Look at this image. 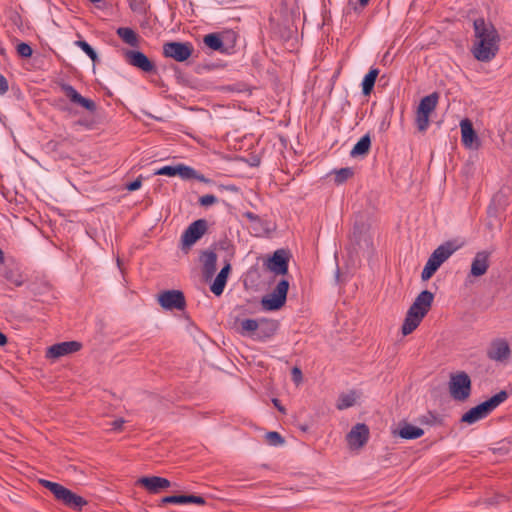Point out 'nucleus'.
Returning <instances> with one entry per match:
<instances>
[{
  "label": "nucleus",
  "instance_id": "1a4fd4ad",
  "mask_svg": "<svg viewBox=\"0 0 512 512\" xmlns=\"http://www.w3.org/2000/svg\"><path fill=\"white\" fill-rule=\"evenodd\" d=\"M123 56L125 58V61L145 72V73H156L157 69L155 64L141 51L138 50H124Z\"/></svg>",
  "mask_w": 512,
  "mask_h": 512
},
{
  "label": "nucleus",
  "instance_id": "5701e85b",
  "mask_svg": "<svg viewBox=\"0 0 512 512\" xmlns=\"http://www.w3.org/2000/svg\"><path fill=\"white\" fill-rule=\"evenodd\" d=\"M161 502L163 504H187L193 503L198 505H204L205 499L201 496L196 495H173L164 497Z\"/></svg>",
  "mask_w": 512,
  "mask_h": 512
},
{
  "label": "nucleus",
  "instance_id": "09e8293b",
  "mask_svg": "<svg viewBox=\"0 0 512 512\" xmlns=\"http://www.w3.org/2000/svg\"><path fill=\"white\" fill-rule=\"evenodd\" d=\"M273 404L281 413H286V409L280 404L278 399H273Z\"/></svg>",
  "mask_w": 512,
  "mask_h": 512
},
{
  "label": "nucleus",
  "instance_id": "a18cd8bd",
  "mask_svg": "<svg viewBox=\"0 0 512 512\" xmlns=\"http://www.w3.org/2000/svg\"><path fill=\"white\" fill-rule=\"evenodd\" d=\"M292 376H293V380L298 383L301 381L302 379V373H301V370L297 367H294L292 369Z\"/></svg>",
  "mask_w": 512,
  "mask_h": 512
},
{
  "label": "nucleus",
  "instance_id": "052dcab7",
  "mask_svg": "<svg viewBox=\"0 0 512 512\" xmlns=\"http://www.w3.org/2000/svg\"><path fill=\"white\" fill-rule=\"evenodd\" d=\"M0 53L3 54L4 53V49H0Z\"/></svg>",
  "mask_w": 512,
  "mask_h": 512
},
{
  "label": "nucleus",
  "instance_id": "f257e3e1",
  "mask_svg": "<svg viewBox=\"0 0 512 512\" xmlns=\"http://www.w3.org/2000/svg\"><path fill=\"white\" fill-rule=\"evenodd\" d=\"M475 42L472 47L473 56L481 62L491 61L499 51L500 36L494 25L483 18L473 22Z\"/></svg>",
  "mask_w": 512,
  "mask_h": 512
},
{
  "label": "nucleus",
  "instance_id": "a211bd4d",
  "mask_svg": "<svg viewBox=\"0 0 512 512\" xmlns=\"http://www.w3.org/2000/svg\"><path fill=\"white\" fill-rule=\"evenodd\" d=\"M259 329L257 332L256 340L266 341L274 336L278 330L279 323L276 320L268 318H259Z\"/></svg>",
  "mask_w": 512,
  "mask_h": 512
},
{
  "label": "nucleus",
  "instance_id": "3c124183",
  "mask_svg": "<svg viewBox=\"0 0 512 512\" xmlns=\"http://www.w3.org/2000/svg\"><path fill=\"white\" fill-rule=\"evenodd\" d=\"M370 0H358V3L360 5L361 8H364L368 5Z\"/></svg>",
  "mask_w": 512,
  "mask_h": 512
},
{
  "label": "nucleus",
  "instance_id": "20e7f679",
  "mask_svg": "<svg viewBox=\"0 0 512 512\" xmlns=\"http://www.w3.org/2000/svg\"><path fill=\"white\" fill-rule=\"evenodd\" d=\"M458 249L453 241H447L438 246L430 255L421 277L427 280L438 270V268Z\"/></svg>",
  "mask_w": 512,
  "mask_h": 512
},
{
  "label": "nucleus",
  "instance_id": "4468645a",
  "mask_svg": "<svg viewBox=\"0 0 512 512\" xmlns=\"http://www.w3.org/2000/svg\"><path fill=\"white\" fill-rule=\"evenodd\" d=\"M369 438V429L365 424L355 425L347 434L346 439L351 449L363 447Z\"/></svg>",
  "mask_w": 512,
  "mask_h": 512
},
{
  "label": "nucleus",
  "instance_id": "58836bf2",
  "mask_svg": "<svg viewBox=\"0 0 512 512\" xmlns=\"http://www.w3.org/2000/svg\"><path fill=\"white\" fill-rule=\"evenodd\" d=\"M155 175H165L169 177L177 176V165L163 166L155 171Z\"/></svg>",
  "mask_w": 512,
  "mask_h": 512
},
{
  "label": "nucleus",
  "instance_id": "bf43d9fd",
  "mask_svg": "<svg viewBox=\"0 0 512 512\" xmlns=\"http://www.w3.org/2000/svg\"><path fill=\"white\" fill-rule=\"evenodd\" d=\"M117 264L120 267V259L119 258L117 259Z\"/></svg>",
  "mask_w": 512,
  "mask_h": 512
},
{
  "label": "nucleus",
  "instance_id": "412c9836",
  "mask_svg": "<svg viewBox=\"0 0 512 512\" xmlns=\"http://www.w3.org/2000/svg\"><path fill=\"white\" fill-rule=\"evenodd\" d=\"M58 501H61L63 504L67 505L70 508L81 509L84 505L87 504L86 500L81 496L73 493L71 490L64 487Z\"/></svg>",
  "mask_w": 512,
  "mask_h": 512
},
{
  "label": "nucleus",
  "instance_id": "f3484780",
  "mask_svg": "<svg viewBox=\"0 0 512 512\" xmlns=\"http://www.w3.org/2000/svg\"><path fill=\"white\" fill-rule=\"evenodd\" d=\"M462 143L467 148H478L480 146L479 138L473 128L472 122L465 118L460 122Z\"/></svg>",
  "mask_w": 512,
  "mask_h": 512
},
{
  "label": "nucleus",
  "instance_id": "5fc2aeb1",
  "mask_svg": "<svg viewBox=\"0 0 512 512\" xmlns=\"http://www.w3.org/2000/svg\"><path fill=\"white\" fill-rule=\"evenodd\" d=\"M4 262V253L3 251L0 249V264H2Z\"/></svg>",
  "mask_w": 512,
  "mask_h": 512
},
{
  "label": "nucleus",
  "instance_id": "0eeeda50",
  "mask_svg": "<svg viewBox=\"0 0 512 512\" xmlns=\"http://www.w3.org/2000/svg\"><path fill=\"white\" fill-rule=\"evenodd\" d=\"M193 45L190 42H166L163 44V56L177 62L188 60L193 53Z\"/></svg>",
  "mask_w": 512,
  "mask_h": 512
},
{
  "label": "nucleus",
  "instance_id": "49530a36",
  "mask_svg": "<svg viewBox=\"0 0 512 512\" xmlns=\"http://www.w3.org/2000/svg\"><path fill=\"white\" fill-rule=\"evenodd\" d=\"M290 283L286 278L281 279L274 288H289Z\"/></svg>",
  "mask_w": 512,
  "mask_h": 512
},
{
  "label": "nucleus",
  "instance_id": "9d476101",
  "mask_svg": "<svg viewBox=\"0 0 512 512\" xmlns=\"http://www.w3.org/2000/svg\"><path fill=\"white\" fill-rule=\"evenodd\" d=\"M58 85L62 93L69 99L71 103L83 107L92 113L96 111V103L91 99L83 97L72 85L64 82H60Z\"/></svg>",
  "mask_w": 512,
  "mask_h": 512
},
{
  "label": "nucleus",
  "instance_id": "473e14b6",
  "mask_svg": "<svg viewBox=\"0 0 512 512\" xmlns=\"http://www.w3.org/2000/svg\"><path fill=\"white\" fill-rule=\"evenodd\" d=\"M3 277L10 285L21 286L24 283L22 274L16 268H6L3 273Z\"/></svg>",
  "mask_w": 512,
  "mask_h": 512
},
{
  "label": "nucleus",
  "instance_id": "9b49d317",
  "mask_svg": "<svg viewBox=\"0 0 512 512\" xmlns=\"http://www.w3.org/2000/svg\"><path fill=\"white\" fill-rule=\"evenodd\" d=\"M290 253L287 250H276L266 261V268L275 275H285L288 271Z\"/></svg>",
  "mask_w": 512,
  "mask_h": 512
},
{
  "label": "nucleus",
  "instance_id": "ea45409f",
  "mask_svg": "<svg viewBox=\"0 0 512 512\" xmlns=\"http://www.w3.org/2000/svg\"><path fill=\"white\" fill-rule=\"evenodd\" d=\"M218 202V198L212 194H206L199 198V204L203 207L214 205Z\"/></svg>",
  "mask_w": 512,
  "mask_h": 512
},
{
  "label": "nucleus",
  "instance_id": "4d7b16f0",
  "mask_svg": "<svg viewBox=\"0 0 512 512\" xmlns=\"http://www.w3.org/2000/svg\"><path fill=\"white\" fill-rule=\"evenodd\" d=\"M134 6H136V3H130V7L132 10H136V8Z\"/></svg>",
  "mask_w": 512,
  "mask_h": 512
},
{
  "label": "nucleus",
  "instance_id": "6e6d98bb",
  "mask_svg": "<svg viewBox=\"0 0 512 512\" xmlns=\"http://www.w3.org/2000/svg\"><path fill=\"white\" fill-rule=\"evenodd\" d=\"M228 190H231V191H235L236 190V187L235 186H229L227 187Z\"/></svg>",
  "mask_w": 512,
  "mask_h": 512
},
{
  "label": "nucleus",
  "instance_id": "bb28decb",
  "mask_svg": "<svg viewBox=\"0 0 512 512\" xmlns=\"http://www.w3.org/2000/svg\"><path fill=\"white\" fill-rule=\"evenodd\" d=\"M204 256L203 276L206 280H209L216 271L217 255L212 251H208L205 252Z\"/></svg>",
  "mask_w": 512,
  "mask_h": 512
},
{
  "label": "nucleus",
  "instance_id": "4c0bfd02",
  "mask_svg": "<svg viewBox=\"0 0 512 512\" xmlns=\"http://www.w3.org/2000/svg\"><path fill=\"white\" fill-rule=\"evenodd\" d=\"M16 51L19 56L23 58H29L32 56L33 50L31 46L25 42H21L17 45Z\"/></svg>",
  "mask_w": 512,
  "mask_h": 512
},
{
  "label": "nucleus",
  "instance_id": "6ab92c4d",
  "mask_svg": "<svg viewBox=\"0 0 512 512\" xmlns=\"http://www.w3.org/2000/svg\"><path fill=\"white\" fill-rule=\"evenodd\" d=\"M509 355L510 348L505 340H496L492 342L488 350L489 358L495 361H504L509 357Z\"/></svg>",
  "mask_w": 512,
  "mask_h": 512
},
{
  "label": "nucleus",
  "instance_id": "c9c22d12",
  "mask_svg": "<svg viewBox=\"0 0 512 512\" xmlns=\"http://www.w3.org/2000/svg\"><path fill=\"white\" fill-rule=\"evenodd\" d=\"M334 181L336 184H342L354 175V171L350 167L341 168L334 171Z\"/></svg>",
  "mask_w": 512,
  "mask_h": 512
},
{
  "label": "nucleus",
  "instance_id": "13d9d810",
  "mask_svg": "<svg viewBox=\"0 0 512 512\" xmlns=\"http://www.w3.org/2000/svg\"><path fill=\"white\" fill-rule=\"evenodd\" d=\"M134 6H136V3H130V7L132 10H136V8Z\"/></svg>",
  "mask_w": 512,
  "mask_h": 512
},
{
  "label": "nucleus",
  "instance_id": "603ef678",
  "mask_svg": "<svg viewBox=\"0 0 512 512\" xmlns=\"http://www.w3.org/2000/svg\"><path fill=\"white\" fill-rule=\"evenodd\" d=\"M337 284L338 285H345L346 284L345 281L341 280L339 271H337Z\"/></svg>",
  "mask_w": 512,
  "mask_h": 512
},
{
  "label": "nucleus",
  "instance_id": "a19ab883",
  "mask_svg": "<svg viewBox=\"0 0 512 512\" xmlns=\"http://www.w3.org/2000/svg\"><path fill=\"white\" fill-rule=\"evenodd\" d=\"M266 439H267L268 443L273 446H278L283 443V439H282L281 435L278 432H274V431L267 433Z\"/></svg>",
  "mask_w": 512,
  "mask_h": 512
},
{
  "label": "nucleus",
  "instance_id": "f8f14e48",
  "mask_svg": "<svg viewBox=\"0 0 512 512\" xmlns=\"http://www.w3.org/2000/svg\"><path fill=\"white\" fill-rule=\"evenodd\" d=\"M288 290H272L261 298L260 304L263 311L280 310L286 303Z\"/></svg>",
  "mask_w": 512,
  "mask_h": 512
},
{
  "label": "nucleus",
  "instance_id": "dca6fc26",
  "mask_svg": "<svg viewBox=\"0 0 512 512\" xmlns=\"http://www.w3.org/2000/svg\"><path fill=\"white\" fill-rule=\"evenodd\" d=\"M137 484L145 488L148 492L154 494L171 486L168 479L158 476L141 477L137 480Z\"/></svg>",
  "mask_w": 512,
  "mask_h": 512
},
{
  "label": "nucleus",
  "instance_id": "6e6552de",
  "mask_svg": "<svg viewBox=\"0 0 512 512\" xmlns=\"http://www.w3.org/2000/svg\"><path fill=\"white\" fill-rule=\"evenodd\" d=\"M208 230L206 219H198L192 222L181 236L182 249H189L195 244Z\"/></svg>",
  "mask_w": 512,
  "mask_h": 512
},
{
  "label": "nucleus",
  "instance_id": "2f4dec72",
  "mask_svg": "<svg viewBox=\"0 0 512 512\" xmlns=\"http://www.w3.org/2000/svg\"><path fill=\"white\" fill-rule=\"evenodd\" d=\"M379 74V70L377 68H371L369 72L365 75L362 81V93L367 96L372 92L375 81Z\"/></svg>",
  "mask_w": 512,
  "mask_h": 512
},
{
  "label": "nucleus",
  "instance_id": "cd10ccee",
  "mask_svg": "<svg viewBox=\"0 0 512 512\" xmlns=\"http://www.w3.org/2000/svg\"><path fill=\"white\" fill-rule=\"evenodd\" d=\"M203 43L213 51L221 53L226 51L223 40L219 33H210L204 36Z\"/></svg>",
  "mask_w": 512,
  "mask_h": 512
},
{
  "label": "nucleus",
  "instance_id": "7ed1b4c3",
  "mask_svg": "<svg viewBox=\"0 0 512 512\" xmlns=\"http://www.w3.org/2000/svg\"><path fill=\"white\" fill-rule=\"evenodd\" d=\"M508 397L506 391L502 390L490 399L480 403L479 405L471 408L463 414L461 421L467 424H474L477 421L487 417L494 409L503 403Z\"/></svg>",
  "mask_w": 512,
  "mask_h": 512
},
{
  "label": "nucleus",
  "instance_id": "39448f33",
  "mask_svg": "<svg viewBox=\"0 0 512 512\" xmlns=\"http://www.w3.org/2000/svg\"><path fill=\"white\" fill-rule=\"evenodd\" d=\"M439 101V94L433 92L423 97L416 111L415 123L420 132H425L429 127L430 114L436 109Z\"/></svg>",
  "mask_w": 512,
  "mask_h": 512
},
{
  "label": "nucleus",
  "instance_id": "423d86ee",
  "mask_svg": "<svg viewBox=\"0 0 512 512\" xmlns=\"http://www.w3.org/2000/svg\"><path fill=\"white\" fill-rule=\"evenodd\" d=\"M449 392L453 399L465 401L471 394V380L467 373L460 371L451 374Z\"/></svg>",
  "mask_w": 512,
  "mask_h": 512
},
{
  "label": "nucleus",
  "instance_id": "8fccbe9b",
  "mask_svg": "<svg viewBox=\"0 0 512 512\" xmlns=\"http://www.w3.org/2000/svg\"><path fill=\"white\" fill-rule=\"evenodd\" d=\"M6 343H7V337L2 332H0V345L4 346Z\"/></svg>",
  "mask_w": 512,
  "mask_h": 512
},
{
  "label": "nucleus",
  "instance_id": "aec40b11",
  "mask_svg": "<svg viewBox=\"0 0 512 512\" xmlns=\"http://www.w3.org/2000/svg\"><path fill=\"white\" fill-rule=\"evenodd\" d=\"M58 501H61L63 504L67 505L70 508L81 509L84 505L87 504L86 500L81 496L73 493L71 490L64 487Z\"/></svg>",
  "mask_w": 512,
  "mask_h": 512
},
{
  "label": "nucleus",
  "instance_id": "79ce46f5",
  "mask_svg": "<svg viewBox=\"0 0 512 512\" xmlns=\"http://www.w3.org/2000/svg\"><path fill=\"white\" fill-rule=\"evenodd\" d=\"M125 423V420L123 418L116 419L110 423L111 431H121L123 428V425Z\"/></svg>",
  "mask_w": 512,
  "mask_h": 512
},
{
  "label": "nucleus",
  "instance_id": "2eb2a0df",
  "mask_svg": "<svg viewBox=\"0 0 512 512\" xmlns=\"http://www.w3.org/2000/svg\"><path fill=\"white\" fill-rule=\"evenodd\" d=\"M81 348V344L77 341H67L54 344L47 349L46 357L50 359H58L62 356L74 353Z\"/></svg>",
  "mask_w": 512,
  "mask_h": 512
},
{
  "label": "nucleus",
  "instance_id": "f03ea898",
  "mask_svg": "<svg viewBox=\"0 0 512 512\" xmlns=\"http://www.w3.org/2000/svg\"><path fill=\"white\" fill-rule=\"evenodd\" d=\"M434 300V295L429 290H422L416 297L407 311L406 317L401 327L404 336L411 334L422 322L429 312Z\"/></svg>",
  "mask_w": 512,
  "mask_h": 512
},
{
  "label": "nucleus",
  "instance_id": "b1692460",
  "mask_svg": "<svg viewBox=\"0 0 512 512\" xmlns=\"http://www.w3.org/2000/svg\"><path fill=\"white\" fill-rule=\"evenodd\" d=\"M361 393L355 390L341 393L338 397L336 407L339 410L350 408L358 403Z\"/></svg>",
  "mask_w": 512,
  "mask_h": 512
},
{
  "label": "nucleus",
  "instance_id": "c756f323",
  "mask_svg": "<svg viewBox=\"0 0 512 512\" xmlns=\"http://www.w3.org/2000/svg\"><path fill=\"white\" fill-rule=\"evenodd\" d=\"M371 147V138L369 134L364 135L352 148L350 154L352 157L365 156Z\"/></svg>",
  "mask_w": 512,
  "mask_h": 512
},
{
  "label": "nucleus",
  "instance_id": "c85d7f7f",
  "mask_svg": "<svg viewBox=\"0 0 512 512\" xmlns=\"http://www.w3.org/2000/svg\"><path fill=\"white\" fill-rule=\"evenodd\" d=\"M423 434V429L408 423L401 425L398 430V435L403 439H417L423 436Z\"/></svg>",
  "mask_w": 512,
  "mask_h": 512
},
{
  "label": "nucleus",
  "instance_id": "f704fd0d",
  "mask_svg": "<svg viewBox=\"0 0 512 512\" xmlns=\"http://www.w3.org/2000/svg\"><path fill=\"white\" fill-rule=\"evenodd\" d=\"M39 483L43 487L48 489L57 500L60 497V495H61V493H62V491L64 489V486H62L61 484H58V483H55V482H52V481H49V480H45V479H40Z\"/></svg>",
  "mask_w": 512,
  "mask_h": 512
},
{
  "label": "nucleus",
  "instance_id": "7c9ffc66",
  "mask_svg": "<svg viewBox=\"0 0 512 512\" xmlns=\"http://www.w3.org/2000/svg\"><path fill=\"white\" fill-rule=\"evenodd\" d=\"M117 35L128 45L138 47L139 37L137 33L128 27H120L117 29Z\"/></svg>",
  "mask_w": 512,
  "mask_h": 512
},
{
  "label": "nucleus",
  "instance_id": "393cba45",
  "mask_svg": "<svg viewBox=\"0 0 512 512\" xmlns=\"http://www.w3.org/2000/svg\"><path fill=\"white\" fill-rule=\"evenodd\" d=\"M488 257V253L484 251L476 254L471 264V274L473 276H481L486 273L488 269Z\"/></svg>",
  "mask_w": 512,
  "mask_h": 512
},
{
  "label": "nucleus",
  "instance_id": "de8ad7c7",
  "mask_svg": "<svg viewBox=\"0 0 512 512\" xmlns=\"http://www.w3.org/2000/svg\"><path fill=\"white\" fill-rule=\"evenodd\" d=\"M244 216L247 219H249L250 221H259L260 220L259 216L252 212H246V213H244Z\"/></svg>",
  "mask_w": 512,
  "mask_h": 512
},
{
  "label": "nucleus",
  "instance_id": "37998d69",
  "mask_svg": "<svg viewBox=\"0 0 512 512\" xmlns=\"http://www.w3.org/2000/svg\"><path fill=\"white\" fill-rule=\"evenodd\" d=\"M9 89L7 79L0 73V94H5Z\"/></svg>",
  "mask_w": 512,
  "mask_h": 512
},
{
  "label": "nucleus",
  "instance_id": "ddd939ff",
  "mask_svg": "<svg viewBox=\"0 0 512 512\" xmlns=\"http://www.w3.org/2000/svg\"><path fill=\"white\" fill-rule=\"evenodd\" d=\"M158 302L166 310H182L185 306V299L179 290H166L158 295Z\"/></svg>",
  "mask_w": 512,
  "mask_h": 512
},
{
  "label": "nucleus",
  "instance_id": "72a5a7b5",
  "mask_svg": "<svg viewBox=\"0 0 512 512\" xmlns=\"http://www.w3.org/2000/svg\"><path fill=\"white\" fill-rule=\"evenodd\" d=\"M231 266L227 263L216 276L210 288H224L227 282V277L230 272Z\"/></svg>",
  "mask_w": 512,
  "mask_h": 512
},
{
  "label": "nucleus",
  "instance_id": "4be33fe9",
  "mask_svg": "<svg viewBox=\"0 0 512 512\" xmlns=\"http://www.w3.org/2000/svg\"><path fill=\"white\" fill-rule=\"evenodd\" d=\"M177 176L183 180L196 179L207 184L212 182V180L206 178L203 174H200L194 168L182 163L177 164Z\"/></svg>",
  "mask_w": 512,
  "mask_h": 512
},
{
  "label": "nucleus",
  "instance_id": "864d4df0",
  "mask_svg": "<svg viewBox=\"0 0 512 512\" xmlns=\"http://www.w3.org/2000/svg\"><path fill=\"white\" fill-rule=\"evenodd\" d=\"M223 291L224 290H212V292L215 293V295L218 296V297L221 296Z\"/></svg>",
  "mask_w": 512,
  "mask_h": 512
},
{
  "label": "nucleus",
  "instance_id": "e433bc0d",
  "mask_svg": "<svg viewBox=\"0 0 512 512\" xmlns=\"http://www.w3.org/2000/svg\"><path fill=\"white\" fill-rule=\"evenodd\" d=\"M76 45L82 49V51L93 61L98 60V55L96 51L84 40L76 41Z\"/></svg>",
  "mask_w": 512,
  "mask_h": 512
},
{
  "label": "nucleus",
  "instance_id": "a878e982",
  "mask_svg": "<svg viewBox=\"0 0 512 512\" xmlns=\"http://www.w3.org/2000/svg\"><path fill=\"white\" fill-rule=\"evenodd\" d=\"M259 319H243L239 322L238 332L242 336L257 338Z\"/></svg>",
  "mask_w": 512,
  "mask_h": 512
},
{
  "label": "nucleus",
  "instance_id": "c03bdc74",
  "mask_svg": "<svg viewBox=\"0 0 512 512\" xmlns=\"http://www.w3.org/2000/svg\"><path fill=\"white\" fill-rule=\"evenodd\" d=\"M141 184H142L141 178H137L134 181H132L129 184H127L126 188L129 191H135V190H138L141 187Z\"/></svg>",
  "mask_w": 512,
  "mask_h": 512
}]
</instances>
